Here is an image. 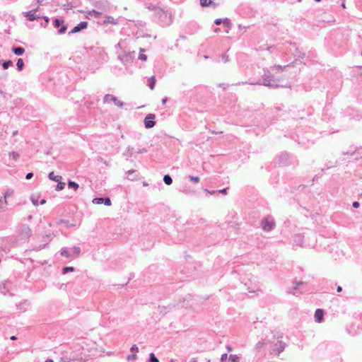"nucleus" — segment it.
Listing matches in <instances>:
<instances>
[{
	"label": "nucleus",
	"instance_id": "1",
	"mask_svg": "<svg viewBox=\"0 0 362 362\" xmlns=\"http://www.w3.org/2000/svg\"><path fill=\"white\" fill-rule=\"evenodd\" d=\"M288 66V65L286 66H281V65H274L271 67V70H269L267 69H264L263 71L264 74L262 75V82H238L236 83V85H241L245 83H249L251 85H262L264 86L268 87H273V88H277L279 86V79L277 78H275L273 76V74L272 72H281L284 71V69Z\"/></svg>",
	"mask_w": 362,
	"mask_h": 362
},
{
	"label": "nucleus",
	"instance_id": "2",
	"mask_svg": "<svg viewBox=\"0 0 362 362\" xmlns=\"http://www.w3.org/2000/svg\"><path fill=\"white\" fill-rule=\"evenodd\" d=\"M275 226L274 220L272 216L264 218L261 223L262 228L264 231H271Z\"/></svg>",
	"mask_w": 362,
	"mask_h": 362
},
{
	"label": "nucleus",
	"instance_id": "3",
	"mask_svg": "<svg viewBox=\"0 0 362 362\" xmlns=\"http://www.w3.org/2000/svg\"><path fill=\"white\" fill-rule=\"evenodd\" d=\"M157 14L159 16L160 21L163 25H168L171 23V15L167 11L159 9Z\"/></svg>",
	"mask_w": 362,
	"mask_h": 362
},
{
	"label": "nucleus",
	"instance_id": "4",
	"mask_svg": "<svg viewBox=\"0 0 362 362\" xmlns=\"http://www.w3.org/2000/svg\"><path fill=\"white\" fill-rule=\"evenodd\" d=\"M110 102L114 103V104L119 107H122L124 106V103L118 100V98L112 95L106 94L103 98L104 103H109Z\"/></svg>",
	"mask_w": 362,
	"mask_h": 362
},
{
	"label": "nucleus",
	"instance_id": "5",
	"mask_svg": "<svg viewBox=\"0 0 362 362\" xmlns=\"http://www.w3.org/2000/svg\"><path fill=\"white\" fill-rule=\"evenodd\" d=\"M156 118V116L154 114H148L146 117L144 118V126L146 129H151L156 124V122L154 121Z\"/></svg>",
	"mask_w": 362,
	"mask_h": 362
},
{
	"label": "nucleus",
	"instance_id": "6",
	"mask_svg": "<svg viewBox=\"0 0 362 362\" xmlns=\"http://www.w3.org/2000/svg\"><path fill=\"white\" fill-rule=\"evenodd\" d=\"M37 9H33L30 11L23 12V15L25 16L28 21H34L40 18L39 15L36 14Z\"/></svg>",
	"mask_w": 362,
	"mask_h": 362
},
{
	"label": "nucleus",
	"instance_id": "7",
	"mask_svg": "<svg viewBox=\"0 0 362 362\" xmlns=\"http://www.w3.org/2000/svg\"><path fill=\"white\" fill-rule=\"evenodd\" d=\"M95 6L98 8L103 10V11H105L106 12H110V4L107 1H105V0L100 1L96 3Z\"/></svg>",
	"mask_w": 362,
	"mask_h": 362
},
{
	"label": "nucleus",
	"instance_id": "8",
	"mask_svg": "<svg viewBox=\"0 0 362 362\" xmlns=\"http://www.w3.org/2000/svg\"><path fill=\"white\" fill-rule=\"evenodd\" d=\"M88 26V23L86 21H82L80 23H78L76 26H75L70 32L69 34H73L78 33L81 31V30H83L86 28Z\"/></svg>",
	"mask_w": 362,
	"mask_h": 362
},
{
	"label": "nucleus",
	"instance_id": "9",
	"mask_svg": "<svg viewBox=\"0 0 362 362\" xmlns=\"http://www.w3.org/2000/svg\"><path fill=\"white\" fill-rule=\"evenodd\" d=\"M119 18H120L115 19L111 16H105V20L103 21V24L104 25H108V24L117 25L119 23Z\"/></svg>",
	"mask_w": 362,
	"mask_h": 362
},
{
	"label": "nucleus",
	"instance_id": "10",
	"mask_svg": "<svg viewBox=\"0 0 362 362\" xmlns=\"http://www.w3.org/2000/svg\"><path fill=\"white\" fill-rule=\"evenodd\" d=\"M303 239L304 236L301 234H296L293 236V242L297 246H303Z\"/></svg>",
	"mask_w": 362,
	"mask_h": 362
},
{
	"label": "nucleus",
	"instance_id": "11",
	"mask_svg": "<svg viewBox=\"0 0 362 362\" xmlns=\"http://www.w3.org/2000/svg\"><path fill=\"white\" fill-rule=\"evenodd\" d=\"M324 312L322 309H317L315 312V320L317 323L322 322L323 320Z\"/></svg>",
	"mask_w": 362,
	"mask_h": 362
},
{
	"label": "nucleus",
	"instance_id": "12",
	"mask_svg": "<svg viewBox=\"0 0 362 362\" xmlns=\"http://www.w3.org/2000/svg\"><path fill=\"white\" fill-rule=\"evenodd\" d=\"M101 16L102 13L95 9L86 12L87 17H93L95 18H99Z\"/></svg>",
	"mask_w": 362,
	"mask_h": 362
},
{
	"label": "nucleus",
	"instance_id": "13",
	"mask_svg": "<svg viewBox=\"0 0 362 362\" xmlns=\"http://www.w3.org/2000/svg\"><path fill=\"white\" fill-rule=\"evenodd\" d=\"M279 343V346L276 349H274V352L276 354V355H279L285 349V346H286V344L285 343L282 342V341H278Z\"/></svg>",
	"mask_w": 362,
	"mask_h": 362
},
{
	"label": "nucleus",
	"instance_id": "14",
	"mask_svg": "<svg viewBox=\"0 0 362 362\" xmlns=\"http://www.w3.org/2000/svg\"><path fill=\"white\" fill-rule=\"evenodd\" d=\"M0 293L6 296L8 293V284L6 282H0Z\"/></svg>",
	"mask_w": 362,
	"mask_h": 362
},
{
	"label": "nucleus",
	"instance_id": "15",
	"mask_svg": "<svg viewBox=\"0 0 362 362\" xmlns=\"http://www.w3.org/2000/svg\"><path fill=\"white\" fill-rule=\"evenodd\" d=\"M136 171L134 170H129L126 172L127 178L128 180H136L137 175L134 176Z\"/></svg>",
	"mask_w": 362,
	"mask_h": 362
},
{
	"label": "nucleus",
	"instance_id": "16",
	"mask_svg": "<svg viewBox=\"0 0 362 362\" xmlns=\"http://www.w3.org/2000/svg\"><path fill=\"white\" fill-rule=\"evenodd\" d=\"M48 177L49 180L57 182L62 180V177L61 175H55L54 172L49 173L48 175Z\"/></svg>",
	"mask_w": 362,
	"mask_h": 362
},
{
	"label": "nucleus",
	"instance_id": "17",
	"mask_svg": "<svg viewBox=\"0 0 362 362\" xmlns=\"http://www.w3.org/2000/svg\"><path fill=\"white\" fill-rule=\"evenodd\" d=\"M12 51L15 54L20 56V55H22L25 52V49L21 47H13Z\"/></svg>",
	"mask_w": 362,
	"mask_h": 362
},
{
	"label": "nucleus",
	"instance_id": "18",
	"mask_svg": "<svg viewBox=\"0 0 362 362\" xmlns=\"http://www.w3.org/2000/svg\"><path fill=\"white\" fill-rule=\"evenodd\" d=\"M60 255L66 258L72 257V255L68 251L67 247H62L60 252Z\"/></svg>",
	"mask_w": 362,
	"mask_h": 362
},
{
	"label": "nucleus",
	"instance_id": "19",
	"mask_svg": "<svg viewBox=\"0 0 362 362\" xmlns=\"http://www.w3.org/2000/svg\"><path fill=\"white\" fill-rule=\"evenodd\" d=\"M223 25L224 27H226L227 28V30H226V33H228L229 30L230 29V27H231V23H230L229 18H226L223 19Z\"/></svg>",
	"mask_w": 362,
	"mask_h": 362
},
{
	"label": "nucleus",
	"instance_id": "20",
	"mask_svg": "<svg viewBox=\"0 0 362 362\" xmlns=\"http://www.w3.org/2000/svg\"><path fill=\"white\" fill-rule=\"evenodd\" d=\"M148 86L151 88V90H153L156 85V78L154 76H152L148 78Z\"/></svg>",
	"mask_w": 362,
	"mask_h": 362
},
{
	"label": "nucleus",
	"instance_id": "21",
	"mask_svg": "<svg viewBox=\"0 0 362 362\" xmlns=\"http://www.w3.org/2000/svg\"><path fill=\"white\" fill-rule=\"evenodd\" d=\"M68 187L76 191L78 189L79 185L76 182L69 180L68 182Z\"/></svg>",
	"mask_w": 362,
	"mask_h": 362
},
{
	"label": "nucleus",
	"instance_id": "22",
	"mask_svg": "<svg viewBox=\"0 0 362 362\" xmlns=\"http://www.w3.org/2000/svg\"><path fill=\"white\" fill-rule=\"evenodd\" d=\"M73 250H74V252H73V254H71L72 257H74V258L77 257L81 253V248L78 246H74L73 247Z\"/></svg>",
	"mask_w": 362,
	"mask_h": 362
},
{
	"label": "nucleus",
	"instance_id": "23",
	"mask_svg": "<svg viewBox=\"0 0 362 362\" xmlns=\"http://www.w3.org/2000/svg\"><path fill=\"white\" fill-rule=\"evenodd\" d=\"M163 182L167 185H170L172 184L173 182V179L171 178V177L169 175H164L163 177Z\"/></svg>",
	"mask_w": 362,
	"mask_h": 362
},
{
	"label": "nucleus",
	"instance_id": "24",
	"mask_svg": "<svg viewBox=\"0 0 362 362\" xmlns=\"http://www.w3.org/2000/svg\"><path fill=\"white\" fill-rule=\"evenodd\" d=\"M229 360L231 362H240V357L238 355L235 354H231L228 356Z\"/></svg>",
	"mask_w": 362,
	"mask_h": 362
},
{
	"label": "nucleus",
	"instance_id": "25",
	"mask_svg": "<svg viewBox=\"0 0 362 362\" xmlns=\"http://www.w3.org/2000/svg\"><path fill=\"white\" fill-rule=\"evenodd\" d=\"M214 0H200V4L202 6H209L212 4Z\"/></svg>",
	"mask_w": 362,
	"mask_h": 362
},
{
	"label": "nucleus",
	"instance_id": "26",
	"mask_svg": "<svg viewBox=\"0 0 362 362\" xmlns=\"http://www.w3.org/2000/svg\"><path fill=\"white\" fill-rule=\"evenodd\" d=\"M9 157L16 161L19 158L20 155L16 151H11L9 153Z\"/></svg>",
	"mask_w": 362,
	"mask_h": 362
},
{
	"label": "nucleus",
	"instance_id": "27",
	"mask_svg": "<svg viewBox=\"0 0 362 362\" xmlns=\"http://www.w3.org/2000/svg\"><path fill=\"white\" fill-rule=\"evenodd\" d=\"M16 65H17V69L18 71L23 70V69L24 67V62H23V59H21V58L18 59V61H17Z\"/></svg>",
	"mask_w": 362,
	"mask_h": 362
},
{
	"label": "nucleus",
	"instance_id": "28",
	"mask_svg": "<svg viewBox=\"0 0 362 362\" xmlns=\"http://www.w3.org/2000/svg\"><path fill=\"white\" fill-rule=\"evenodd\" d=\"M103 202H104V198H103V197L94 198L92 200V202L94 204H103Z\"/></svg>",
	"mask_w": 362,
	"mask_h": 362
},
{
	"label": "nucleus",
	"instance_id": "29",
	"mask_svg": "<svg viewBox=\"0 0 362 362\" xmlns=\"http://www.w3.org/2000/svg\"><path fill=\"white\" fill-rule=\"evenodd\" d=\"M57 182H58V184L56 186V190L61 191V190L64 189V188L65 187V183L62 182V180H60Z\"/></svg>",
	"mask_w": 362,
	"mask_h": 362
},
{
	"label": "nucleus",
	"instance_id": "30",
	"mask_svg": "<svg viewBox=\"0 0 362 362\" xmlns=\"http://www.w3.org/2000/svg\"><path fill=\"white\" fill-rule=\"evenodd\" d=\"M144 52V49L143 48H141L140 49V54L139 55V59L141 61H146L147 59V56L144 54H143L142 52Z\"/></svg>",
	"mask_w": 362,
	"mask_h": 362
},
{
	"label": "nucleus",
	"instance_id": "31",
	"mask_svg": "<svg viewBox=\"0 0 362 362\" xmlns=\"http://www.w3.org/2000/svg\"><path fill=\"white\" fill-rule=\"evenodd\" d=\"M124 156H132L133 155V148L129 146L125 152L124 153Z\"/></svg>",
	"mask_w": 362,
	"mask_h": 362
},
{
	"label": "nucleus",
	"instance_id": "32",
	"mask_svg": "<svg viewBox=\"0 0 362 362\" xmlns=\"http://www.w3.org/2000/svg\"><path fill=\"white\" fill-rule=\"evenodd\" d=\"M2 65L4 69H7L9 66L13 65V62L11 60L6 61L3 62Z\"/></svg>",
	"mask_w": 362,
	"mask_h": 362
},
{
	"label": "nucleus",
	"instance_id": "33",
	"mask_svg": "<svg viewBox=\"0 0 362 362\" xmlns=\"http://www.w3.org/2000/svg\"><path fill=\"white\" fill-rule=\"evenodd\" d=\"M13 194V190L7 189L4 194V199L6 200L8 197H11Z\"/></svg>",
	"mask_w": 362,
	"mask_h": 362
},
{
	"label": "nucleus",
	"instance_id": "34",
	"mask_svg": "<svg viewBox=\"0 0 362 362\" xmlns=\"http://www.w3.org/2000/svg\"><path fill=\"white\" fill-rule=\"evenodd\" d=\"M74 268L73 267H65L63 268L62 273L64 274H66L69 272H74Z\"/></svg>",
	"mask_w": 362,
	"mask_h": 362
},
{
	"label": "nucleus",
	"instance_id": "35",
	"mask_svg": "<svg viewBox=\"0 0 362 362\" xmlns=\"http://www.w3.org/2000/svg\"><path fill=\"white\" fill-rule=\"evenodd\" d=\"M149 362H159L158 359L156 357L154 354L151 353L149 355Z\"/></svg>",
	"mask_w": 362,
	"mask_h": 362
},
{
	"label": "nucleus",
	"instance_id": "36",
	"mask_svg": "<svg viewBox=\"0 0 362 362\" xmlns=\"http://www.w3.org/2000/svg\"><path fill=\"white\" fill-rule=\"evenodd\" d=\"M189 179L194 183H198L199 182V177L197 176H189Z\"/></svg>",
	"mask_w": 362,
	"mask_h": 362
},
{
	"label": "nucleus",
	"instance_id": "37",
	"mask_svg": "<svg viewBox=\"0 0 362 362\" xmlns=\"http://www.w3.org/2000/svg\"><path fill=\"white\" fill-rule=\"evenodd\" d=\"M7 204V200H2L1 199H0V209H4Z\"/></svg>",
	"mask_w": 362,
	"mask_h": 362
},
{
	"label": "nucleus",
	"instance_id": "38",
	"mask_svg": "<svg viewBox=\"0 0 362 362\" xmlns=\"http://www.w3.org/2000/svg\"><path fill=\"white\" fill-rule=\"evenodd\" d=\"M31 202L35 206H37L39 204L38 199L34 196L31 197Z\"/></svg>",
	"mask_w": 362,
	"mask_h": 362
},
{
	"label": "nucleus",
	"instance_id": "39",
	"mask_svg": "<svg viewBox=\"0 0 362 362\" xmlns=\"http://www.w3.org/2000/svg\"><path fill=\"white\" fill-rule=\"evenodd\" d=\"M103 204L105 205V206H110L111 205V200L110 198L107 197V198H104V202H103Z\"/></svg>",
	"mask_w": 362,
	"mask_h": 362
},
{
	"label": "nucleus",
	"instance_id": "40",
	"mask_svg": "<svg viewBox=\"0 0 362 362\" xmlns=\"http://www.w3.org/2000/svg\"><path fill=\"white\" fill-rule=\"evenodd\" d=\"M228 354H223L221 356L220 362H226V361L228 358Z\"/></svg>",
	"mask_w": 362,
	"mask_h": 362
},
{
	"label": "nucleus",
	"instance_id": "41",
	"mask_svg": "<svg viewBox=\"0 0 362 362\" xmlns=\"http://www.w3.org/2000/svg\"><path fill=\"white\" fill-rule=\"evenodd\" d=\"M66 30V26L64 25H62L60 29L59 30V34H64Z\"/></svg>",
	"mask_w": 362,
	"mask_h": 362
},
{
	"label": "nucleus",
	"instance_id": "42",
	"mask_svg": "<svg viewBox=\"0 0 362 362\" xmlns=\"http://www.w3.org/2000/svg\"><path fill=\"white\" fill-rule=\"evenodd\" d=\"M130 350L132 352H138L139 351V348H138V346L136 344H134L130 348Z\"/></svg>",
	"mask_w": 362,
	"mask_h": 362
},
{
	"label": "nucleus",
	"instance_id": "43",
	"mask_svg": "<svg viewBox=\"0 0 362 362\" xmlns=\"http://www.w3.org/2000/svg\"><path fill=\"white\" fill-rule=\"evenodd\" d=\"M136 358V354L128 355L127 357V359L128 361L135 360Z\"/></svg>",
	"mask_w": 362,
	"mask_h": 362
},
{
	"label": "nucleus",
	"instance_id": "44",
	"mask_svg": "<svg viewBox=\"0 0 362 362\" xmlns=\"http://www.w3.org/2000/svg\"><path fill=\"white\" fill-rule=\"evenodd\" d=\"M62 22L59 19H55L54 25L56 28H59L61 25Z\"/></svg>",
	"mask_w": 362,
	"mask_h": 362
},
{
	"label": "nucleus",
	"instance_id": "45",
	"mask_svg": "<svg viewBox=\"0 0 362 362\" xmlns=\"http://www.w3.org/2000/svg\"><path fill=\"white\" fill-rule=\"evenodd\" d=\"M295 284L294 288L296 289L299 286L303 284V281H296L293 283Z\"/></svg>",
	"mask_w": 362,
	"mask_h": 362
},
{
	"label": "nucleus",
	"instance_id": "46",
	"mask_svg": "<svg viewBox=\"0 0 362 362\" xmlns=\"http://www.w3.org/2000/svg\"><path fill=\"white\" fill-rule=\"evenodd\" d=\"M214 23L216 25H221V23H223V19L217 18L215 20Z\"/></svg>",
	"mask_w": 362,
	"mask_h": 362
},
{
	"label": "nucleus",
	"instance_id": "47",
	"mask_svg": "<svg viewBox=\"0 0 362 362\" xmlns=\"http://www.w3.org/2000/svg\"><path fill=\"white\" fill-rule=\"evenodd\" d=\"M33 173H27V175H25V178H26L27 180H30V179H31V178L33 177Z\"/></svg>",
	"mask_w": 362,
	"mask_h": 362
},
{
	"label": "nucleus",
	"instance_id": "48",
	"mask_svg": "<svg viewBox=\"0 0 362 362\" xmlns=\"http://www.w3.org/2000/svg\"><path fill=\"white\" fill-rule=\"evenodd\" d=\"M147 152V150L146 148H141V149H139L137 151V153H146Z\"/></svg>",
	"mask_w": 362,
	"mask_h": 362
},
{
	"label": "nucleus",
	"instance_id": "49",
	"mask_svg": "<svg viewBox=\"0 0 362 362\" xmlns=\"http://www.w3.org/2000/svg\"><path fill=\"white\" fill-rule=\"evenodd\" d=\"M204 191L210 194H214L216 193H218L215 190H213V191H210V190H208V189H204Z\"/></svg>",
	"mask_w": 362,
	"mask_h": 362
},
{
	"label": "nucleus",
	"instance_id": "50",
	"mask_svg": "<svg viewBox=\"0 0 362 362\" xmlns=\"http://www.w3.org/2000/svg\"><path fill=\"white\" fill-rule=\"evenodd\" d=\"M226 191H227V189H223L217 190L216 192L218 193H222L223 194H226Z\"/></svg>",
	"mask_w": 362,
	"mask_h": 362
},
{
	"label": "nucleus",
	"instance_id": "51",
	"mask_svg": "<svg viewBox=\"0 0 362 362\" xmlns=\"http://www.w3.org/2000/svg\"><path fill=\"white\" fill-rule=\"evenodd\" d=\"M222 58L225 62H227L228 61V57L226 54L223 55Z\"/></svg>",
	"mask_w": 362,
	"mask_h": 362
},
{
	"label": "nucleus",
	"instance_id": "52",
	"mask_svg": "<svg viewBox=\"0 0 362 362\" xmlns=\"http://www.w3.org/2000/svg\"><path fill=\"white\" fill-rule=\"evenodd\" d=\"M359 206V203L358 202H354L353 203V207L358 208Z\"/></svg>",
	"mask_w": 362,
	"mask_h": 362
},
{
	"label": "nucleus",
	"instance_id": "53",
	"mask_svg": "<svg viewBox=\"0 0 362 362\" xmlns=\"http://www.w3.org/2000/svg\"><path fill=\"white\" fill-rule=\"evenodd\" d=\"M218 86L220 87H222L223 89L226 88L228 86L227 84L225 83H220Z\"/></svg>",
	"mask_w": 362,
	"mask_h": 362
},
{
	"label": "nucleus",
	"instance_id": "54",
	"mask_svg": "<svg viewBox=\"0 0 362 362\" xmlns=\"http://www.w3.org/2000/svg\"><path fill=\"white\" fill-rule=\"evenodd\" d=\"M44 19L45 21V25L44 26H46L47 24L49 23V19L47 16L44 17Z\"/></svg>",
	"mask_w": 362,
	"mask_h": 362
},
{
	"label": "nucleus",
	"instance_id": "55",
	"mask_svg": "<svg viewBox=\"0 0 362 362\" xmlns=\"http://www.w3.org/2000/svg\"><path fill=\"white\" fill-rule=\"evenodd\" d=\"M36 2L37 4L39 5H42V1L41 0H35L33 2ZM34 3H33V4Z\"/></svg>",
	"mask_w": 362,
	"mask_h": 362
},
{
	"label": "nucleus",
	"instance_id": "56",
	"mask_svg": "<svg viewBox=\"0 0 362 362\" xmlns=\"http://www.w3.org/2000/svg\"><path fill=\"white\" fill-rule=\"evenodd\" d=\"M226 349L228 351H232V347L230 346H226Z\"/></svg>",
	"mask_w": 362,
	"mask_h": 362
},
{
	"label": "nucleus",
	"instance_id": "57",
	"mask_svg": "<svg viewBox=\"0 0 362 362\" xmlns=\"http://www.w3.org/2000/svg\"><path fill=\"white\" fill-rule=\"evenodd\" d=\"M167 100H168V99H167V98H163V99L162 100V104H163V105H165V104L166 103V102H167Z\"/></svg>",
	"mask_w": 362,
	"mask_h": 362
},
{
	"label": "nucleus",
	"instance_id": "58",
	"mask_svg": "<svg viewBox=\"0 0 362 362\" xmlns=\"http://www.w3.org/2000/svg\"><path fill=\"white\" fill-rule=\"evenodd\" d=\"M18 131H17V130H16V131H14V132L12 133V136H16V135L18 134Z\"/></svg>",
	"mask_w": 362,
	"mask_h": 362
},
{
	"label": "nucleus",
	"instance_id": "59",
	"mask_svg": "<svg viewBox=\"0 0 362 362\" xmlns=\"http://www.w3.org/2000/svg\"><path fill=\"white\" fill-rule=\"evenodd\" d=\"M45 202H46V200H45V199H42L40 201V204H45Z\"/></svg>",
	"mask_w": 362,
	"mask_h": 362
},
{
	"label": "nucleus",
	"instance_id": "60",
	"mask_svg": "<svg viewBox=\"0 0 362 362\" xmlns=\"http://www.w3.org/2000/svg\"><path fill=\"white\" fill-rule=\"evenodd\" d=\"M262 344L261 342H259L256 344V348H259L261 346Z\"/></svg>",
	"mask_w": 362,
	"mask_h": 362
},
{
	"label": "nucleus",
	"instance_id": "61",
	"mask_svg": "<svg viewBox=\"0 0 362 362\" xmlns=\"http://www.w3.org/2000/svg\"><path fill=\"white\" fill-rule=\"evenodd\" d=\"M341 290H342V288H341V286H338V287H337V291H338V292L341 291Z\"/></svg>",
	"mask_w": 362,
	"mask_h": 362
},
{
	"label": "nucleus",
	"instance_id": "62",
	"mask_svg": "<svg viewBox=\"0 0 362 362\" xmlns=\"http://www.w3.org/2000/svg\"><path fill=\"white\" fill-rule=\"evenodd\" d=\"M16 339H17V338H16V336H11V340H16Z\"/></svg>",
	"mask_w": 362,
	"mask_h": 362
},
{
	"label": "nucleus",
	"instance_id": "63",
	"mask_svg": "<svg viewBox=\"0 0 362 362\" xmlns=\"http://www.w3.org/2000/svg\"><path fill=\"white\" fill-rule=\"evenodd\" d=\"M45 362H54L52 359H47Z\"/></svg>",
	"mask_w": 362,
	"mask_h": 362
},
{
	"label": "nucleus",
	"instance_id": "64",
	"mask_svg": "<svg viewBox=\"0 0 362 362\" xmlns=\"http://www.w3.org/2000/svg\"><path fill=\"white\" fill-rule=\"evenodd\" d=\"M219 30H220V29H219V28H216V29L214 30V32H215V33H218Z\"/></svg>",
	"mask_w": 362,
	"mask_h": 362
}]
</instances>
